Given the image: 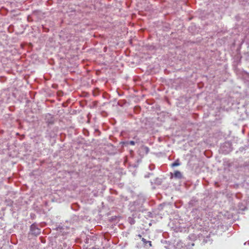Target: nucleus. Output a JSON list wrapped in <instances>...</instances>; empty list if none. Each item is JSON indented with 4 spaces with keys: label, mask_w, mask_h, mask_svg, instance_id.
<instances>
[{
    "label": "nucleus",
    "mask_w": 249,
    "mask_h": 249,
    "mask_svg": "<svg viewBox=\"0 0 249 249\" xmlns=\"http://www.w3.org/2000/svg\"><path fill=\"white\" fill-rule=\"evenodd\" d=\"M30 230L32 234L36 236L39 235L41 232L40 229L36 227L34 224H32L31 226Z\"/></svg>",
    "instance_id": "f257e3e1"
},
{
    "label": "nucleus",
    "mask_w": 249,
    "mask_h": 249,
    "mask_svg": "<svg viewBox=\"0 0 249 249\" xmlns=\"http://www.w3.org/2000/svg\"><path fill=\"white\" fill-rule=\"evenodd\" d=\"M142 241L144 247L149 248L152 246V242L150 241H147L145 238H142Z\"/></svg>",
    "instance_id": "f03ea898"
},
{
    "label": "nucleus",
    "mask_w": 249,
    "mask_h": 249,
    "mask_svg": "<svg viewBox=\"0 0 249 249\" xmlns=\"http://www.w3.org/2000/svg\"><path fill=\"white\" fill-rule=\"evenodd\" d=\"M174 176L176 178L180 179L182 178V175L181 172L179 171H176L174 172Z\"/></svg>",
    "instance_id": "7ed1b4c3"
},
{
    "label": "nucleus",
    "mask_w": 249,
    "mask_h": 249,
    "mask_svg": "<svg viewBox=\"0 0 249 249\" xmlns=\"http://www.w3.org/2000/svg\"><path fill=\"white\" fill-rule=\"evenodd\" d=\"M179 160L178 159L177 160L174 162L172 163L171 167H174L175 166H178L180 165Z\"/></svg>",
    "instance_id": "20e7f679"
},
{
    "label": "nucleus",
    "mask_w": 249,
    "mask_h": 249,
    "mask_svg": "<svg viewBox=\"0 0 249 249\" xmlns=\"http://www.w3.org/2000/svg\"><path fill=\"white\" fill-rule=\"evenodd\" d=\"M129 143L130 144V145H134L135 144V142L133 141H131L129 142Z\"/></svg>",
    "instance_id": "39448f33"
},
{
    "label": "nucleus",
    "mask_w": 249,
    "mask_h": 249,
    "mask_svg": "<svg viewBox=\"0 0 249 249\" xmlns=\"http://www.w3.org/2000/svg\"><path fill=\"white\" fill-rule=\"evenodd\" d=\"M138 236L140 239H142V235H141V234H139V235H138Z\"/></svg>",
    "instance_id": "423d86ee"
},
{
    "label": "nucleus",
    "mask_w": 249,
    "mask_h": 249,
    "mask_svg": "<svg viewBox=\"0 0 249 249\" xmlns=\"http://www.w3.org/2000/svg\"><path fill=\"white\" fill-rule=\"evenodd\" d=\"M30 18V17H28V19L29 20V18Z\"/></svg>",
    "instance_id": "0eeeda50"
}]
</instances>
